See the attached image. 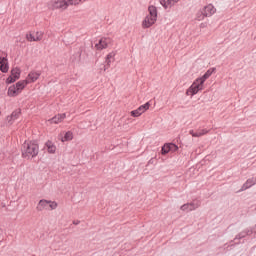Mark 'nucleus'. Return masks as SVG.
I'll list each match as a JSON object with an SVG mask.
<instances>
[{
  "instance_id": "5701e85b",
  "label": "nucleus",
  "mask_w": 256,
  "mask_h": 256,
  "mask_svg": "<svg viewBox=\"0 0 256 256\" xmlns=\"http://www.w3.org/2000/svg\"><path fill=\"white\" fill-rule=\"evenodd\" d=\"M83 0H65L66 2V7L68 8L69 5H79Z\"/></svg>"
},
{
  "instance_id": "9d476101",
  "label": "nucleus",
  "mask_w": 256,
  "mask_h": 256,
  "mask_svg": "<svg viewBox=\"0 0 256 256\" xmlns=\"http://www.w3.org/2000/svg\"><path fill=\"white\" fill-rule=\"evenodd\" d=\"M0 71L2 73H7L9 71V63L5 57L0 59Z\"/></svg>"
},
{
  "instance_id": "f03ea898",
  "label": "nucleus",
  "mask_w": 256,
  "mask_h": 256,
  "mask_svg": "<svg viewBox=\"0 0 256 256\" xmlns=\"http://www.w3.org/2000/svg\"><path fill=\"white\" fill-rule=\"evenodd\" d=\"M148 11L149 15H147L142 22L143 29H149V27L155 25V22L157 21V7L153 5L149 6Z\"/></svg>"
},
{
  "instance_id": "f3484780",
  "label": "nucleus",
  "mask_w": 256,
  "mask_h": 256,
  "mask_svg": "<svg viewBox=\"0 0 256 256\" xmlns=\"http://www.w3.org/2000/svg\"><path fill=\"white\" fill-rule=\"evenodd\" d=\"M115 55H117V53L115 51H112L106 56L105 63L107 67H111V59H115Z\"/></svg>"
},
{
  "instance_id": "f257e3e1",
  "label": "nucleus",
  "mask_w": 256,
  "mask_h": 256,
  "mask_svg": "<svg viewBox=\"0 0 256 256\" xmlns=\"http://www.w3.org/2000/svg\"><path fill=\"white\" fill-rule=\"evenodd\" d=\"M39 155V145L35 142H25L22 146V157L30 159Z\"/></svg>"
},
{
  "instance_id": "6e6552de",
  "label": "nucleus",
  "mask_w": 256,
  "mask_h": 256,
  "mask_svg": "<svg viewBox=\"0 0 256 256\" xmlns=\"http://www.w3.org/2000/svg\"><path fill=\"white\" fill-rule=\"evenodd\" d=\"M39 77H41V73L37 72V71H31L28 76L26 77V82L29 83H35V81H37V79H39Z\"/></svg>"
},
{
  "instance_id": "1a4fd4ad",
  "label": "nucleus",
  "mask_w": 256,
  "mask_h": 256,
  "mask_svg": "<svg viewBox=\"0 0 256 256\" xmlns=\"http://www.w3.org/2000/svg\"><path fill=\"white\" fill-rule=\"evenodd\" d=\"M26 39H28V41H41V39H43V33L36 32L35 34H28Z\"/></svg>"
},
{
  "instance_id": "cd10ccee",
  "label": "nucleus",
  "mask_w": 256,
  "mask_h": 256,
  "mask_svg": "<svg viewBox=\"0 0 256 256\" xmlns=\"http://www.w3.org/2000/svg\"><path fill=\"white\" fill-rule=\"evenodd\" d=\"M17 80L16 78H14L12 75H10L7 79H6V83L9 85L11 83H15Z\"/></svg>"
},
{
  "instance_id": "dca6fc26",
  "label": "nucleus",
  "mask_w": 256,
  "mask_h": 256,
  "mask_svg": "<svg viewBox=\"0 0 256 256\" xmlns=\"http://www.w3.org/2000/svg\"><path fill=\"white\" fill-rule=\"evenodd\" d=\"M27 85H29V83L27 82V80H21L19 82L16 83V88H18L19 92L21 93V91H23L25 89V87H27Z\"/></svg>"
},
{
  "instance_id": "b1692460",
  "label": "nucleus",
  "mask_w": 256,
  "mask_h": 256,
  "mask_svg": "<svg viewBox=\"0 0 256 256\" xmlns=\"http://www.w3.org/2000/svg\"><path fill=\"white\" fill-rule=\"evenodd\" d=\"M169 151H171V148L169 147V143L164 144V146L162 147V155H167V153H169Z\"/></svg>"
},
{
  "instance_id": "a878e982",
  "label": "nucleus",
  "mask_w": 256,
  "mask_h": 256,
  "mask_svg": "<svg viewBox=\"0 0 256 256\" xmlns=\"http://www.w3.org/2000/svg\"><path fill=\"white\" fill-rule=\"evenodd\" d=\"M168 145L170 147V151H172L173 153H175V151L179 149V147L173 143H168Z\"/></svg>"
},
{
  "instance_id": "393cba45",
  "label": "nucleus",
  "mask_w": 256,
  "mask_h": 256,
  "mask_svg": "<svg viewBox=\"0 0 256 256\" xmlns=\"http://www.w3.org/2000/svg\"><path fill=\"white\" fill-rule=\"evenodd\" d=\"M207 133H209V131L203 129L201 130V132H196L195 134H193V137H203V135H207Z\"/></svg>"
},
{
  "instance_id": "c756f323",
  "label": "nucleus",
  "mask_w": 256,
  "mask_h": 256,
  "mask_svg": "<svg viewBox=\"0 0 256 256\" xmlns=\"http://www.w3.org/2000/svg\"><path fill=\"white\" fill-rule=\"evenodd\" d=\"M190 135H192V137H193V135H195L193 130H190Z\"/></svg>"
},
{
  "instance_id": "aec40b11",
  "label": "nucleus",
  "mask_w": 256,
  "mask_h": 256,
  "mask_svg": "<svg viewBox=\"0 0 256 256\" xmlns=\"http://www.w3.org/2000/svg\"><path fill=\"white\" fill-rule=\"evenodd\" d=\"M11 75L14 79H19L21 77V70L19 68H14L11 70Z\"/></svg>"
},
{
  "instance_id": "a211bd4d",
  "label": "nucleus",
  "mask_w": 256,
  "mask_h": 256,
  "mask_svg": "<svg viewBox=\"0 0 256 256\" xmlns=\"http://www.w3.org/2000/svg\"><path fill=\"white\" fill-rule=\"evenodd\" d=\"M179 0H160L161 5L164 6V9H167L169 5H173L174 3H178Z\"/></svg>"
},
{
  "instance_id": "6ab92c4d",
  "label": "nucleus",
  "mask_w": 256,
  "mask_h": 256,
  "mask_svg": "<svg viewBox=\"0 0 256 256\" xmlns=\"http://www.w3.org/2000/svg\"><path fill=\"white\" fill-rule=\"evenodd\" d=\"M210 75H213V70L211 69L207 70V72L201 78L198 79L201 80V83H205V81L209 79Z\"/></svg>"
},
{
  "instance_id": "412c9836",
  "label": "nucleus",
  "mask_w": 256,
  "mask_h": 256,
  "mask_svg": "<svg viewBox=\"0 0 256 256\" xmlns=\"http://www.w3.org/2000/svg\"><path fill=\"white\" fill-rule=\"evenodd\" d=\"M65 141H73V132L68 131L65 133L64 137L62 138V142L65 143Z\"/></svg>"
},
{
  "instance_id": "0eeeda50",
  "label": "nucleus",
  "mask_w": 256,
  "mask_h": 256,
  "mask_svg": "<svg viewBox=\"0 0 256 256\" xmlns=\"http://www.w3.org/2000/svg\"><path fill=\"white\" fill-rule=\"evenodd\" d=\"M149 107H151V104L147 102L144 105H141L138 109L131 111L132 117H141L145 111H148Z\"/></svg>"
},
{
  "instance_id": "4468645a",
  "label": "nucleus",
  "mask_w": 256,
  "mask_h": 256,
  "mask_svg": "<svg viewBox=\"0 0 256 256\" xmlns=\"http://www.w3.org/2000/svg\"><path fill=\"white\" fill-rule=\"evenodd\" d=\"M19 115H21L20 110H15L14 112H12L10 116H7L8 123H13V121H15L16 119H19Z\"/></svg>"
},
{
  "instance_id": "7ed1b4c3",
  "label": "nucleus",
  "mask_w": 256,
  "mask_h": 256,
  "mask_svg": "<svg viewBox=\"0 0 256 256\" xmlns=\"http://www.w3.org/2000/svg\"><path fill=\"white\" fill-rule=\"evenodd\" d=\"M57 207H58L57 202L42 199L38 202V204L36 206V211L41 212V211H47L48 209L53 211V210L57 209Z\"/></svg>"
},
{
  "instance_id": "bb28decb",
  "label": "nucleus",
  "mask_w": 256,
  "mask_h": 256,
  "mask_svg": "<svg viewBox=\"0 0 256 256\" xmlns=\"http://www.w3.org/2000/svg\"><path fill=\"white\" fill-rule=\"evenodd\" d=\"M251 185H253V183H251V180H247V182L242 187L241 191H245V189H249V187H251Z\"/></svg>"
},
{
  "instance_id": "423d86ee",
  "label": "nucleus",
  "mask_w": 256,
  "mask_h": 256,
  "mask_svg": "<svg viewBox=\"0 0 256 256\" xmlns=\"http://www.w3.org/2000/svg\"><path fill=\"white\" fill-rule=\"evenodd\" d=\"M216 11L217 10L215 9V6H213L212 4H209L204 7L203 13L198 14L197 20L203 21V19H205V17H211V15L215 14Z\"/></svg>"
},
{
  "instance_id": "4be33fe9",
  "label": "nucleus",
  "mask_w": 256,
  "mask_h": 256,
  "mask_svg": "<svg viewBox=\"0 0 256 256\" xmlns=\"http://www.w3.org/2000/svg\"><path fill=\"white\" fill-rule=\"evenodd\" d=\"M46 147L48 149V153H55V151L57 150V148L55 147V145H53V142L51 141L46 142Z\"/></svg>"
},
{
  "instance_id": "ddd939ff",
  "label": "nucleus",
  "mask_w": 256,
  "mask_h": 256,
  "mask_svg": "<svg viewBox=\"0 0 256 256\" xmlns=\"http://www.w3.org/2000/svg\"><path fill=\"white\" fill-rule=\"evenodd\" d=\"M199 205L195 203L184 204L181 206V211H195Z\"/></svg>"
},
{
  "instance_id": "2eb2a0df",
  "label": "nucleus",
  "mask_w": 256,
  "mask_h": 256,
  "mask_svg": "<svg viewBox=\"0 0 256 256\" xmlns=\"http://www.w3.org/2000/svg\"><path fill=\"white\" fill-rule=\"evenodd\" d=\"M98 51H103V49H107V39H100L99 43L95 45Z\"/></svg>"
},
{
  "instance_id": "20e7f679",
  "label": "nucleus",
  "mask_w": 256,
  "mask_h": 256,
  "mask_svg": "<svg viewBox=\"0 0 256 256\" xmlns=\"http://www.w3.org/2000/svg\"><path fill=\"white\" fill-rule=\"evenodd\" d=\"M49 11H65L67 9V2L65 0H50L47 3Z\"/></svg>"
},
{
  "instance_id": "c85d7f7f",
  "label": "nucleus",
  "mask_w": 256,
  "mask_h": 256,
  "mask_svg": "<svg viewBox=\"0 0 256 256\" xmlns=\"http://www.w3.org/2000/svg\"><path fill=\"white\" fill-rule=\"evenodd\" d=\"M79 223H81L79 220L73 222L74 225H79Z\"/></svg>"
},
{
  "instance_id": "39448f33",
  "label": "nucleus",
  "mask_w": 256,
  "mask_h": 256,
  "mask_svg": "<svg viewBox=\"0 0 256 256\" xmlns=\"http://www.w3.org/2000/svg\"><path fill=\"white\" fill-rule=\"evenodd\" d=\"M203 84L201 83V80L199 78H197L193 84L189 87V89L186 91V95H191L193 97V95H197L199 93V91H202L203 89Z\"/></svg>"
},
{
  "instance_id": "f8f14e48",
  "label": "nucleus",
  "mask_w": 256,
  "mask_h": 256,
  "mask_svg": "<svg viewBox=\"0 0 256 256\" xmlns=\"http://www.w3.org/2000/svg\"><path fill=\"white\" fill-rule=\"evenodd\" d=\"M21 93L16 85H12L8 88V97H17Z\"/></svg>"
},
{
  "instance_id": "9b49d317",
  "label": "nucleus",
  "mask_w": 256,
  "mask_h": 256,
  "mask_svg": "<svg viewBox=\"0 0 256 256\" xmlns=\"http://www.w3.org/2000/svg\"><path fill=\"white\" fill-rule=\"evenodd\" d=\"M65 117H67V115L65 113L57 114L56 116H54L52 119H50L48 121L50 123H54L55 125H57V123H61V121H63V119H65Z\"/></svg>"
}]
</instances>
